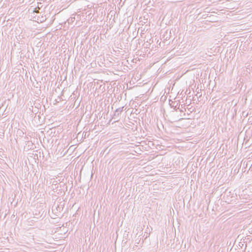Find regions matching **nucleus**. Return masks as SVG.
Wrapping results in <instances>:
<instances>
[{
	"mask_svg": "<svg viewBox=\"0 0 252 252\" xmlns=\"http://www.w3.org/2000/svg\"><path fill=\"white\" fill-rule=\"evenodd\" d=\"M124 108V107L123 106V107L117 108L114 112V116H118L121 113V112L123 111Z\"/></svg>",
	"mask_w": 252,
	"mask_h": 252,
	"instance_id": "nucleus-1",
	"label": "nucleus"
}]
</instances>
